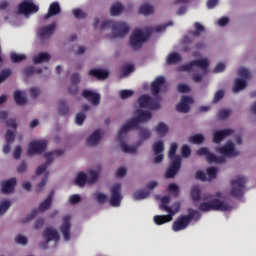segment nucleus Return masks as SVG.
I'll list each match as a JSON object with an SVG mask.
<instances>
[{
  "instance_id": "8",
  "label": "nucleus",
  "mask_w": 256,
  "mask_h": 256,
  "mask_svg": "<svg viewBox=\"0 0 256 256\" xmlns=\"http://www.w3.org/2000/svg\"><path fill=\"white\" fill-rule=\"evenodd\" d=\"M62 154H63V150L47 152L45 154L46 163L40 165L36 169V176L41 177V175H42L41 182L37 185L38 192L43 191V188L45 187V185L47 183V179H49V172H47V165L51 164L53 159H55V157H61Z\"/></svg>"
},
{
  "instance_id": "55",
  "label": "nucleus",
  "mask_w": 256,
  "mask_h": 256,
  "mask_svg": "<svg viewBox=\"0 0 256 256\" xmlns=\"http://www.w3.org/2000/svg\"><path fill=\"white\" fill-rule=\"evenodd\" d=\"M11 76V71L9 69L3 70L0 73V83H3L7 77Z\"/></svg>"
},
{
  "instance_id": "28",
  "label": "nucleus",
  "mask_w": 256,
  "mask_h": 256,
  "mask_svg": "<svg viewBox=\"0 0 256 256\" xmlns=\"http://www.w3.org/2000/svg\"><path fill=\"white\" fill-rule=\"evenodd\" d=\"M1 185H2V193H5V194L13 193V191H15V186L17 185V179L12 178V179L6 180L2 182Z\"/></svg>"
},
{
  "instance_id": "53",
  "label": "nucleus",
  "mask_w": 256,
  "mask_h": 256,
  "mask_svg": "<svg viewBox=\"0 0 256 256\" xmlns=\"http://www.w3.org/2000/svg\"><path fill=\"white\" fill-rule=\"evenodd\" d=\"M196 179L199 181H209L208 176H206L205 172L199 170L196 172Z\"/></svg>"
},
{
  "instance_id": "32",
  "label": "nucleus",
  "mask_w": 256,
  "mask_h": 256,
  "mask_svg": "<svg viewBox=\"0 0 256 256\" xmlns=\"http://www.w3.org/2000/svg\"><path fill=\"white\" fill-rule=\"evenodd\" d=\"M154 12L155 8H153V6L149 3H143L138 10V13L140 15H144L145 17L153 15Z\"/></svg>"
},
{
  "instance_id": "56",
  "label": "nucleus",
  "mask_w": 256,
  "mask_h": 256,
  "mask_svg": "<svg viewBox=\"0 0 256 256\" xmlns=\"http://www.w3.org/2000/svg\"><path fill=\"white\" fill-rule=\"evenodd\" d=\"M73 15L76 17V19H84V17H86L85 12H83L81 9L73 10Z\"/></svg>"
},
{
  "instance_id": "59",
  "label": "nucleus",
  "mask_w": 256,
  "mask_h": 256,
  "mask_svg": "<svg viewBox=\"0 0 256 256\" xmlns=\"http://www.w3.org/2000/svg\"><path fill=\"white\" fill-rule=\"evenodd\" d=\"M229 24V17L224 16L222 18H219L217 21V25H219V27H225V25Z\"/></svg>"
},
{
  "instance_id": "26",
  "label": "nucleus",
  "mask_w": 256,
  "mask_h": 256,
  "mask_svg": "<svg viewBox=\"0 0 256 256\" xmlns=\"http://www.w3.org/2000/svg\"><path fill=\"white\" fill-rule=\"evenodd\" d=\"M57 27L56 23H52L49 25H46L38 31V35L40 39H48V37H51L53 35V31H55V28Z\"/></svg>"
},
{
  "instance_id": "42",
  "label": "nucleus",
  "mask_w": 256,
  "mask_h": 256,
  "mask_svg": "<svg viewBox=\"0 0 256 256\" xmlns=\"http://www.w3.org/2000/svg\"><path fill=\"white\" fill-rule=\"evenodd\" d=\"M189 141L190 143H194L195 145H201V143L205 141V137L203 136V134H196V135L190 136Z\"/></svg>"
},
{
  "instance_id": "7",
  "label": "nucleus",
  "mask_w": 256,
  "mask_h": 256,
  "mask_svg": "<svg viewBox=\"0 0 256 256\" xmlns=\"http://www.w3.org/2000/svg\"><path fill=\"white\" fill-rule=\"evenodd\" d=\"M151 117H153V114H151V112L138 110L137 117L130 119L128 122L125 123V125H123L119 129V131L117 132V139H122L123 135L129 133L131 129H137L140 123H147V121H151Z\"/></svg>"
},
{
  "instance_id": "49",
  "label": "nucleus",
  "mask_w": 256,
  "mask_h": 256,
  "mask_svg": "<svg viewBox=\"0 0 256 256\" xmlns=\"http://www.w3.org/2000/svg\"><path fill=\"white\" fill-rule=\"evenodd\" d=\"M182 157H189L191 155V148L188 145H183L181 148Z\"/></svg>"
},
{
  "instance_id": "23",
  "label": "nucleus",
  "mask_w": 256,
  "mask_h": 256,
  "mask_svg": "<svg viewBox=\"0 0 256 256\" xmlns=\"http://www.w3.org/2000/svg\"><path fill=\"white\" fill-rule=\"evenodd\" d=\"M43 237L47 243H49L50 241H54V243H57V241L61 239L59 232L53 227L46 228L43 232Z\"/></svg>"
},
{
  "instance_id": "33",
  "label": "nucleus",
  "mask_w": 256,
  "mask_h": 256,
  "mask_svg": "<svg viewBox=\"0 0 256 256\" xmlns=\"http://www.w3.org/2000/svg\"><path fill=\"white\" fill-rule=\"evenodd\" d=\"M89 75L96 77V79H107L109 77V71L103 69H92Z\"/></svg>"
},
{
  "instance_id": "37",
  "label": "nucleus",
  "mask_w": 256,
  "mask_h": 256,
  "mask_svg": "<svg viewBox=\"0 0 256 256\" xmlns=\"http://www.w3.org/2000/svg\"><path fill=\"white\" fill-rule=\"evenodd\" d=\"M81 77L79 74H73L71 77L72 86L69 88L70 93H75L77 91V84L80 83Z\"/></svg>"
},
{
  "instance_id": "25",
  "label": "nucleus",
  "mask_w": 256,
  "mask_h": 256,
  "mask_svg": "<svg viewBox=\"0 0 256 256\" xmlns=\"http://www.w3.org/2000/svg\"><path fill=\"white\" fill-rule=\"evenodd\" d=\"M82 95L85 99H87V101H91L92 105H99L101 101V95L92 90H84Z\"/></svg>"
},
{
  "instance_id": "43",
  "label": "nucleus",
  "mask_w": 256,
  "mask_h": 256,
  "mask_svg": "<svg viewBox=\"0 0 256 256\" xmlns=\"http://www.w3.org/2000/svg\"><path fill=\"white\" fill-rule=\"evenodd\" d=\"M9 207H11V201L3 200L0 203V216L5 215V213H7V211L9 210Z\"/></svg>"
},
{
  "instance_id": "30",
  "label": "nucleus",
  "mask_w": 256,
  "mask_h": 256,
  "mask_svg": "<svg viewBox=\"0 0 256 256\" xmlns=\"http://www.w3.org/2000/svg\"><path fill=\"white\" fill-rule=\"evenodd\" d=\"M59 13H61V6L59 5V2H53L50 4L48 13L44 16V20L47 21V19H51V17L59 15Z\"/></svg>"
},
{
  "instance_id": "15",
  "label": "nucleus",
  "mask_w": 256,
  "mask_h": 256,
  "mask_svg": "<svg viewBox=\"0 0 256 256\" xmlns=\"http://www.w3.org/2000/svg\"><path fill=\"white\" fill-rule=\"evenodd\" d=\"M45 149H47V140L45 139L34 140V141H31L28 145L27 155L28 157L40 155V153H43Z\"/></svg>"
},
{
  "instance_id": "64",
  "label": "nucleus",
  "mask_w": 256,
  "mask_h": 256,
  "mask_svg": "<svg viewBox=\"0 0 256 256\" xmlns=\"http://www.w3.org/2000/svg\"><path fill=\"white\" fill-rule=\"evenodd\" d=\"M40 93H41V90L39 88L33 87L30 89L31 97H38V95H40Z\"/></svg>"
},
{
  "instance_id": "36",
  "label": "nucleus",
  "mask_w": 256,
  "mask_h": 256,
  "mask_svg": "<svg viewBox=\"0 0 256 256\" xmlns=\"http://www.w3.org/2000/svg\"><path fill=\"white\" fill-rule=\"evenodd\" d=\"M123 11V5L119 2L114 3L110 8V15L113 17L120 15V13Z\"/></svg>"
},
{
  "instance_id": "17",
  "label": "nucleus",
  "mask_w": 256,
  "mask_h": 256,
  "mask_svg": "<svg viewBox=\"0 0 256 256\" xmlns=\"http://www.w3.org/2000/svg\"><path fill=\"white\" fill-rule=\"evenodd\" d=\"M37 11H39V6L32 2L23 1L18 5L19 15H24L25 17H29V15H33V13H37Z\"/></svg>"
},
{
  "instance_id": "10",
  "label": "nucleus",
  "mask_w": 256,
  "mask_h": 256,
  "mask_svg": "<svg viewBox=\"0 0 256 256\" xmlns=\"http://www.w3.org/2000/svg\"><path fill=\"white\" fill-rule=\"evenodd\" d=\"M199 221L201 219V214L195 210H189L188 216H180L176 221H174L172 225L173 231H183V229H187L191 220Z\"/></svg>"
},
{
  "instance_id": "50",
  "label": "nucleus",
  "mask_w": 256,
  "mask_h": 256,
  "mask_svg": "<svg viewBox=\"0 0 256 256\" xmlns=\"http://www.w3.org/2000/svg\"><path fill=\"white\" fill-rule=\"evenodd\" d=\"M227 65L223 62H219L216 64L214 68V73H223V71L226 69Z\"/></svg>"
},
{
  "instance_id": "22",
  "label": "nucleus",
  "mask_w": 256,
  "mask_h": 256,
  "mask_svg": "<svg viewBox=\"0 0 256 256\" xmlns=\"http://www.w3.org/2000/svg\"><path fill=\"white\" fill-rule=\"evenodd\" d=\"M191 105H193V98L183 96L181 98L180 103L176 105V109L177 111H179V113H189V110L191 109Z\"/></svg>"
},
{
  "instance_id": "62",
  "label": "nucleus",
  "mask_w": 256,
  "mask_h": 256,
  "mask_svg": "<svg viewBox=\"0 0 256 256\" xmlns=\"http://www.w3.org/2000/svg\"><path fill=\"white\" fill-rule=\"evenodd\" d=\"M81 201V196H79L78 194H74L72 196H70L69 198V202L71 203V205H75L76 203H79Z\"/></svg>"
},
{
  "instance_id": "6",
  "label": "nucleus",
  "mask_w": 256,
  "mask_h": 256,
  "mask_svg": "<svg viewBox=\"0 0 256 256\" xmlns=\"http://www.w3.org/2000/svg\"><path fill=\"white\" fill-rule=\"evenodd\" d=\"M208 67L209 59L201 58L180 67V71H186L187 73H191L192 71H201V74H194L192 76L194 83H201L203 77H205V74L208 72Z\"/></svg>"
},
{
  "instance_id": "11",
  "label": "nucleus",
  "mask_w": 256,
  "mask_h": 256,
  "mask_svg": "<svg viewBox=\"0 0 256 256\" xmlns=\"http://www.w3.org/2000/svg\"><path fill=\"white\" fill-rule=\"evenodd\" d=\"M99 173H101V168L91 169L87 174L79 172L75 179V185L83 187L85 183H95L99 179Z\"/></svg>"
},
{
  "instance_id": "24",
  "label": "nucleus",
  "mask_w": 256,
  "mask_h": 256,
  "mask_svg": "<svg viewBox=\"0 0 256 256\" xmlns=\"http://www.w3.org/2000/svg\"><path fill=\"white\" fill-rule=\"evenodd\" d=\"M103 139V131H94L87 139L86 143L88 147H95Z\"/></svg>"
},
{
  "instance_id": "40",
  "label": "nucleus",
  "mask_w": 256,
  "mask_h": 256,
  "mask_svg": "<svg viewBox=\"0 0 256 256\" xmlns=\"http://www.w3.org/2000/svg\"><path fill=\"white\" fill-rule=\"evenodd\" d=\"M217 173H219V170L216 167L207 168L206 175L208 177V181H213V179H217Z\"/></svg>"
},
{
  "instance_id": "58",
  "label": "nucleus",
  "mask_w": 256,
  "mask_h": 256,
  "mask_svg": "<svg viewBox=\"0 0 256 256\" xmlns=\"http://www.w3.org/2000/svg\"><path fill=\"white\" fill-rule=\"evenodd\" d=\"M83 121H85V114L78 113L75 118L76 125H83Z\"/></svg>"
},
{
  "instance_id": "39",
  "label": "nucleus",
  "mask_w": 256,
  "mask_h": 256,
  "mask_svg": "<svg viewBox=\"0 0 256 256\" xmlns=\"http://www.w3.org/2000/svg\"><path fill=\"white\" fill-rule=\"evenodd\" d=\"M148 197H149V191L140 190V191H136L133 194L134 201H142V199H147Z\"/></svg>"
},
{
  "instance_id": "31",
  "label": "nucleus",
  "mask_w": 256,
  "mask_h": 256,
  "mask_svg": "<svg viewBox=\"0 0 256 256\" xmlns=\"http://www.w3.org/2000/svg\"><path fill=\"white\" fill-rule=\"evenodd\" d=\"M154 133L158 135V137H165L169 133V126L164 122H159L154 128Z\"/></svg>"
},
{
  "instance_id": "63",
  "label": "nucleus",
  "mask_w": 256,
  "mask_h": 256,
  "mask_svg": "<svg viewBox=\"0 0 256 256\" xmlns=\"http://www.w3.org/2000/svg\"><path fill=\"white\" fill-rule=\"evenodd\" d=\"M127 175V168L121 167L116 171V177H125Z\"/></svg>"
},
{
  "instance_id": "20",
  "label": "nucleus",
  "mask_w": 256,
  "mask_h": 256,
  "mask_svg": "<svg viewBox=\"0 0 256 256\" xmlns=\"http://www.w3.org/2000/svg\"><path fill=\"white\" fill-rule=\"evenodd\" d=\"M60 232L62 233L64 241L71 239V216H64L62 224L60 225Z\"/></svg>"
},
{
  "instance_id": "54",
  "label": "nucleus",
  "mask_w": 256,
  "mask_h": 256,
  "mask_svg": "<svg viewBox=\"0 0 256 256\" xmlns=\"http://www.w3.org/2000/svg\"><path fill=\"white\" fill-rule=\"evenodd\" d=\"M224 95H225V92L223 90L217 91L214 95L213 103H218V101H221Z\"/></svg>"
},
{
  "instance_id": "41",
  "label": "nucleus",
  "mask_w": 256,
  "mask_h": 256,
  "mask_svg": "<svg viewBox=\"0 0 256 256\" xmlns=\"http://www.w3.org/2000/svg\"><path fill=\"white\" fill-rule=\"evenodd\" d=\"M179 61H181V55L177 53H172L166 58V63H168V65H171L173 63H179Z\"/></svg>"
},
{
  "instance_id": "27",
  "label": "nucleus",
  "mask_w": 256,
  "mask_h": 256,
  "mask_svg": "<svg viewBox=\"0 0 256 256\" xmlns=\"http://www.w3.org/2000/svg\"><path fill=\"white\" fill-rule=\"evenodd\" d=\"M165 85V77L158 76L156 79L151 83V91L152 95H159V91Z\"/></svg>"
},
{
  "instance_id": "3",
  "label": "nucleus",
  "mask_w": 256,
  "mask_h": 256,
  "mask_svg": "<svg viewBox=\"0 0 256 256\" xmlns=\"http://www.w3.org/2000/svg\"><path fill=\"white\" fill-rule=\"evenodd\" d=\"M173 25V22H168L167 24H161L154 28L147 30L135 29L130 35L129 44L134 51L137 49H141L143 47V43L149 39V35L151 33H163L167 29V27Z\"/></svg>"
},
{
  "instance_id": "44",
  "label": "nucleus",
  "mask_w": 256,
  "mask_h": 256,
  "mask_svg": "<svg viewBox=\"0 0 256 256\" xmlns=\"http://www.w3.org/2000/svg\"><path fill=\"white\" fill-rule=\"evenodd\" d=\"M134 70L135 68L133 67V65L123 66L120 77H128V75H131V73H133Z\"/></svg>"
},
{
  "instance_id": "52",
  "label": "nucleus",
  "mask_w": 256,
  "mask_h": 256,
  "mask_svg": "<svg viewBox=\"0 0 256 256\" xmlns=\"http://www.w3.org/2000/svg\"><path fill=\"white\" fill-rule=\"evenodd\" d=\"M168 191L169 193H172L173 195H179V186L177 184H170L168 185Z\"/></svg>"
},
{
  "instance_id": "29",
  "label": "nucleus",
  "mask_w": 256,
  "mask_h": 256,
  "mask_svg": "<svg viewBox=\"0 0 256 256\" xmlns=\"http://www.w3.org/2000/svg\"><path fill=\"white\" fill-rule=\"evenodd\" d=\"M14 101L16 105L19 107H23V105H27V94L25 91L16 90L14 91Z\"/></svg>"
},
{
  "instance_id": "57",
  "label": "nucleus",
  "mask_w": 256,
  "mask_h": 256,
  "mask_svg": "<svg viewBox=\"0 0 256 256\" xmlns=\"http://www.w3.org/2000/svg\"><path fill=\"white\" fill-rule=\"evenodd\" d=\"M96 197V201H98L99 203H105V201H107V196L101 192H97L95 194Z\"/></svg>"
},
{
  "instance_id": "4",
  "label": "nucleus",
  "mask_w": 256,
  "mask_h": 256,
  "mask_svg": "<svg viewBox=\"0 0 256 256\" xmlns=\"http://www.w3.org/2000/svg\"><path fill=\"white\" fill-rule=\"evenodd\" d=\"M169 203H171V197L164 196L161 198V205L159 206V209H162L168 213V215H155L153 219L156 225H165V223H170V221H173V216L179 213L181 203L175 202L172 206H169Z\"/></svg>"
},
{
  "instance_id": "60",
  "label": "nucleus",
  "mask_w": 256,
  "mask_h": 256,
  "mask_svg": "<svg viewBox=\"0 0 256 256\" xmlns=\"http://www.w3.org/2000/svg\"><path fill=\"white\" fill-rule=\"evenodd\" d=\"M178 91L180 93H189V91H191V88L187 84H179Z\"/></svg>"
},
{
  "instance_id": "45",
  "label": "nucleus",
  "mask_w": 256,
  "mask_h": 256,
  "mask_svg": "<svg viewBox=\"0 0 256 256\" xmlns=\"http://www.w3.org/2000/svg\"><path fill=\"white\" fill-rule=\"evenodd\" d=\"M10 57L13 63H20V61H25L27 59V56H25V54H17V53H12Z\"/></svg>"
},
{
  "instance_id": "18",
  "label": "nucleus",
  "mask_w": 256,
  "mask_h": 256,
  "mask_svg": "<svg viewBox=\"0 0 256 256\" xmlns=\"http://www.w3.org/2000/svg\"><path fill=\"white\" fill-rule=\"evenodd\" d=\"M152 151L155 155L154 163L159 164L163 161V151H165V142L157 140L152 144Z\"/></svg>"
},
{
  "instance_id": "9",
  "label": "nucleus",
  "mask_w": 256,
  "mask_h": 256,
  "mask_svg": "<svg viewBox=\"0 0 256 256\" xmlns=\"http://www.w3.org/2000/svg\"><path fill=\"white\" fill-rule=\"evenodd\" d=\"M177 143H172L170 145L169 153H168V159H170V167L167 169L165 173L166 179H173L177 173H179V170L181 169V157L176 156L177 149H178Z\"/></svg>"
},
{
  "instance_id": "19",
  "label": "nucleus",
  "mask_w": 256,
  "mask_h": 256,
  "mask_svg": "<svg viewBox=\"0 0 256 256\" xmlns=\"http://www.w3.org/2000/svg\"><path fill=\"white\" fill-rule=\"evenodd\" d=\"M121 184H115L111 187L110 205L112 207H119L121 205Z\"/></svg>"
},
{
  "instance_id": "35",
  "label": "nucleus",
  "mask_w": 256,
  "mask_h": 256,
  "mask_svg": "<svg viewBox=\"0 0 256 256\" xmlns=\"http://www.w3.org/2000/svg\"><path fill=\"white\" fill-rule=\"evenodd\" d=\"M51 59V55H49V53L47 52H43L38 54L37 56L33 57V62L35 65L39 64V63H44L45 61H49Z\"/></svg>"
},
{
  "instance_id": "51",
  "label": "nucleus",
  "mask_w": 256,
  "mask_h": 256,
  "mask_svg": "<svg viewBox=\"0 0 256 256\" xmlns=\"http://www.w3.org/2000/svg\"><path fill=\"white\" fill-rule=\"evenodd\" d=\"M22 153H23V148H21V146H16L13 151L14 159H21Z\"/></svg>"
},
{
  "instance_id": "61",
  "label": "nucleus",
  "mask_w": 256,
  "mask_h": 256,
  "mask_svg": "<svg viewBox=\"0 0 256 256\" xmlns=\"http://www.w3.org/2000/svg\"><path fill=\"white\" fill-rule=\"evenodd\" d=\"M229 115H231V111L224 109L219 112L218 117L219 119H227Z\"/></svg>"
},
{
  "instance_id": "2",
  "label": "nucleus",
  "mask_w": 256,
  "mask_h": 256,
  "mask_svg": "<svg viewBox=\"0 0 256 256\" xmlns=\"http://www.w3.org/2000/svg\"><path fill=\"white\" fill-rule=\"evenodd\" d=\"M94 29L100 31L102 35H107V31L111 29L110 37L112 39H123L129 33V24L125 22H113L111 20L101 21L99 18L94 20Z\"/></svg>"
},
{
  "instance_id": "48",
  "label": "nucleus",
  "mask_w": 256,
  "mask_h": 256,
  "mask_svg": "<svg viewBox=\"0 0 256 256\" xmlns=\"http://www.w3.org/2000/svg\"><path fill=\"white\" fill-rule=\"evenodd\" d=\"M15 243H18V245H27L28 240L25 236L19 234L15 237Z\"/></svg>"
},
{
  "instance_id": "46",
  "label": "nucleus",
  "mask_w": 256,
  "mask_h": 256,
  "mask_svg": "<svg viewBox=\"0 0 256 256\" xmlns=\"http://www.w3.org/2000/svg\"><path fill=\"white\" fill-rule=\"evenodd\" d=\"M5 141L10 144L13 143L15 141V132L7 130L5 135Z\"/></svg>"
},
{
  "instance_id": "14",
  "label": "nucleus",
  "mask_w": 256,
  "mask_h": 256,
  "mask_svg": "<svg viewBox=\"0 0 256 256\" xmlns=\"http://www.w3.org/2000/svg\"><path fill=\"white\" fill-rule=\"evenodd\" d=\"M247 183V178L243 175H237L231 180V190L230 194L232 197H241L243 195V189Z\"/></svg>"
},
{
  "instance_id": "38",
  "label": "nucleus",
  "mask_w": 256,
  "mask_h": 256,
  "mask_svg": "<svg viewBox=\"0 0 256 256\" xmlns=\"http://www.w3.org/2000/svg\"><path fill=\"white\" fill-rule=\"evenodd\" d=\"M190 195L192 201H199L201 199V188L199 186H193Z\"/></svg>"
},
{
  "instance_id": "34",
  "label": "nucleus",
  "mask_w": 256,
  "mask_h": 256,
  "mask_svg": "<svg viewBox=\"0 0 256 256\" xmlns=\"http://www.w3.org/2000/svg\"><path fill=\"white\" fill-rule=\"evenodd\" d=\"M53 203V193H50L49 196L39 205V211H47V209L51 208Z\"/></svg>"
},
{
  "instance_id": "12",
  "label": "nucleus",
  "mask_w": 256,
  "mask_h": 256,
  "mask_svg": "<svg viewBox=\"0 0 256 256\" xmlns=\"http://www.w3.org/2000/svg\"><path fill=\"white\" fill-rule=\"evenodd\" d=\"M239 78L235 79L234 87L232 88L233 93H239V91H243L247 87V81L251 79V72L249 69L245 67H241L238 69Z\"/></svg>"
},
{
  "instance_id": "5",
  "label": "nucleus",
  "mask_w": 256,
  "mask_h": 256,
  "mask_svg": "<svg viewBox=\"0 0 256 256\" xmlns=\"http://www.w3.org/2000/svg\"><path fill=\"white\" fill-rule=\"evenodd\" d=\"M206 202L200 204V211H231V205L225 202V196L221 193L206 195Z\"/></svg>"
},
{
  "instance_id": "16",
  "label": "nucleus",
  "mask_w": 256,
  "mask_h": 256,
  "mask_svg": "<svg viewBox=\"0 0 256 256\" xmlns=\"http://www.w3.org/2000/svg\"><path fill=\"white\" fill-rule=\"evenodd\" d=\"M138 104L140 109H150L151 111H157V109H161V104L159 102L153 101L149 95H142L138 99Z\"/></svg>"
},
{
  "instance_id": "47",
  "label": "nucleus",
  "mask_w": 256,
  "mask_h": 256,
  "mask_svg": "<svg viewBox=\"0 0 256 256\" xmlns=\"http://www.w3.org/2000/svg\"><path fill=\"white\" fill-rule=\"evenodd\" d=\"M133 90H121L119 92L120 99H129V97H133Z\"/></svg>"
},
{
  "instance_id": "1",
  "label": "nucleus",
  "mask_w": 256,
  "mask_h": 256,
  "mask_svg": "<svg viewBox=\"0 0 256 256\" xmlns=\"http://www.w3.org/2000/svg\"><path fill=\"white\" fill-rule=\"evenodd\" d=\"M217 153H219L222 156H217L209 151L208 148L202 147L197 151V155L200 156H206L207 163H216L221 164L225 163L227 161V158L229 157H237L239 155V150L237 149V146L233 144L231 140L227 141L225 146H221L216 148Z\"/></svg>"
},
{
  "instance_id": "21",
  "label": "nucleus",
  "mask_w": 256,
  "mask_h": 256,
  "mask_svg": "<svg viewBox=\"0 0 256 256\" xmlns=\"http://www.w3.org/2000/svg\"><path fill=\"white\" fill-rule=\"evenodd\" d=\"M233 135V129L216 130L213 133V142L220 145V143Z\"/></svg>"
},
{
  "instance_id": "13",
  "label": "nucleus",
  "mask_w": 256,
  "mask_h": 256,
  "mask_svg": "<svg viewBox=\"0 0 256 256\" xmlns=\"http://www.w3.org/2000/svg\"><path fill=\"white\" fill-rule=\"evenodd\" d=\"M139 137L141 141L139 142L138 146H131L129 144L121 143V149L124 153H129L130 155H135L137 153V149L143 141H147V139L151 138V130L147 128H143L139 131Z\"/></svg>"
}]
</instances>
